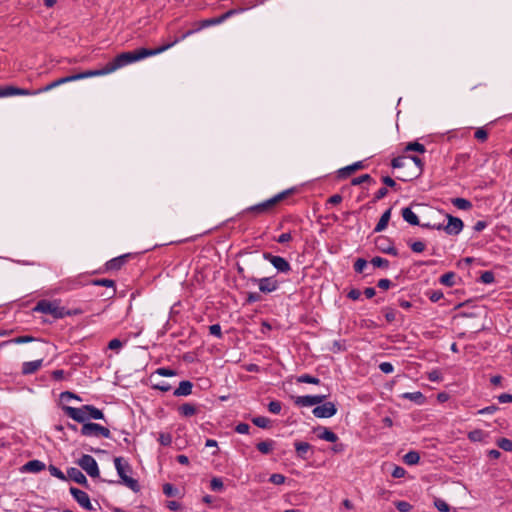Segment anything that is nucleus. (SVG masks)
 I'll list each match as a JSON object with an SVG mask.
<instances>
[{
  "instance_id": "4c0bfd02",
  "label": "nucleus",
  "mask_w": 512,
  "mask_h": 512,
  "mask_svg": "<svg viewBox=\"0 0 512 512\" xmlns=\"http://www.w3.org/2000/svg\"><path fill=\"white\" fill-rule=\"evenodd\" d=\"M405 151H416L419 153H424L426 151V148L423 144L419 142H410L406 145Z\"/></svg>"
},
{
  "instance_id": "de8ad7c7",
  "label": "nucleus",
  "mask_w": 512,
  "mask_h": 512,
  "mask_svg": "<svg viewBox=\"0 0 512 512\" xmlns=\"http://www.w3.org/2000/svg\"><path fill=\"white\" fill-rule=\"evenodd\" d=\"M49 472L52 476H54L60 480L66 479V476L64 475V473L60 469H58L57 467H55L53 465L49 466Z\"/></svg>"
},
{
  "instance_id": "b1692460",
  "label": "nucleus",
  "mask_w": 512,
  "mask_h": 512,
  "mask_svg": "<svg viewBox=\"0 0 512 512\" xmlns=\"http://www.w3.org/2000/svg\"><path fill=\"white\" fill-rule=\"evenodd\" d=\"M192 383L190 381H181L178 388L174 391L175 396H187L192 392Z\"/></svg>"
},
{
  "instance_id": "5701e85b",
  "label": "nucleus",
  "mask_w": 512,
  "mask_h": 512,
  "mask_svg": "<svg viewBox=\"0 0 512 512\" xmlns=\"http://www.w3.org/2000/svg\"><path fill=\"white\" fill-rule=\"evenodd\" d=\"M411 164H413V163L410 161V159L407 155L398 156V157L394 158L391 163L393 168H398V169H400V168L409 169V167H411Z\"/></svg>"
},
{
  "instance_id": "4468645a",
  "label": "nucleus",
  "mask_w": 512,
  "mask_h": 512,
  "mask_svg": "<svg viewBox=\"0 0 512 512\" xmlns=\"http://www.w3.org/2000/svg\"><path fill=\"white\" fill-rule=\"evenodd\" d=\"M447 220L444 231L449 235H458L464 227L463 221L449 214L447 215Z\"/></svg>"
},
{
  "instance_id": "bb28decb",
  "label": "nucleus",
  "mask_w": 512,
  "mask_h": 512,
  "mask_svg": "<svg viewBox=\"0 0 512 512\" xmlns=\"http://www.w3.org/2000/svg\"><path fill=\"white\" fill-rule=\"evenodd\" d=\"M403 219L411 225H419L417 215L408 207L402 209Z\"/></svg>"
},
{
  "instance_id": "680f3d73",
  "label": "nucleus",
  "mask_w": 512,
  "mask_h": 512,
  "mask_svg": "<svg viewBox=\"0 0 512 512\" xmlns=\"http://www.w3.org/2000/svg\"><path fill=\"white\" fill-rule=\"evenodd\" d=\"M481 281L485 284H490L494 281V274L491 271H485L481 275Z\"/></svg>"
},
{
  "instance_id": "473e14b6",
  "label": "nucleus",
  "mask_w": 512,
  "mask_h": 512,
  "mask_svg": "<svg viewBox=\"0 0 512 512\" xmlns=\"http://www.w3.org/2000/svg\"><path fill=\"white\" fill-rule=\"evenodd\" d=\"M452 204L460 210H468L472 207L471 202L464 198H454Z\"/></svg>"
},
{
  "instance_id": "9d476101",
  "label": "nucleus",
  "mask_w": 512,
  "mask_h": 512,
  "mask_svg": "<svg viewBox=\"0 0 512 512\" xmlns=\"http://www.w3.org/2000/svg\"><path fill=\"white\" fill-rule=\"evenodd\" d=\"M327 396L326 394L297 396L294 403L299 407H311L324 402Z\"/></svg>"
},
{
  "instance_id": "bf43d9fd",
  "label": "nucleus",
  "mask_w": 512,
  "mask_h": 512,
  "mask_svg": "<svg viewBox=\"0 0 512 512\" xmlns=\"http://www.w3.org/2000/svg\"><path fill=\"white\" fill-rule=\"evenodd\" d=\"M209 332L211 335L221 338L222 332H221V326L219 324H213L209 327Z\"/></svg>"
},
{
  "instance_id": "052dcab7",
  "label": "nucleus",
  "mask_w": 512,
  "mask_h": 512,
  "mask_svg": "<svg viewBox=\"0 0 512 512\" xmlns=\"http://www.w3.org/2000/svg\"><path fill=\"white\" fill-rule=\"evenodd\" d=\"M379 369L383 373H385V374H389V373H392L394 371V367H393V365L390 362H382V363H380Z\"/></svg>"
},
{
  "instance_id": "3c124183",
  "label": "nucleus",
  "mask_w": 512,
  "mask_h": 512,
  "mask_svg": "<svg viewBox=\"0 0 512 512\" xmlns=\"http://www.w3.org/2000/svg\"><path fill=\"white\" fill-rule=\"evenodd\" d=\"M269 481L275 485H281L285 482V476L275 473L270 476Z\"/></svg>"
},
{
  "instance_id": "72a5a7b5",
  "label": "nucleus",
  "mask_w": 512,
  "mask_h": 512,
  "mask_svg": "<svg viewBox=\"0 0 512 512\" xmlns=\"http://www.w3.org/2000/svg\"><path fill=\"white\" fill-rule=\"evenodd\" d=\"M273 447H274V441H272V440L262 441V442H259V443L257 444V449H258L262 454H268V453H270V452L273 450Z\"/></svg>"
},
{
  "instance_id": "393cba45",
  "label": "nucleus",
  "mask_w": 512,
  "mask_h": 512,
  "mask_svg": "<svg viewBox=\"0 0 512 512\" xmlns=\"http://www.w3.org/2000/svg\"><path fill=\"white\" fill-rule=\"evenodd\" d=\"M390 217H391V209H388L382 214L380 220L378 221L377 225L374 228V231L381 232V231L385 230L388 225V222L390 220Z\"/></svg>"
},
{
  "instance_id": "9b49d317",
  "label": "nucleus",
  "mask_w": 512,
  "mask_h": 512,
  "mask_svg": "<svg viewBox=\"0 0 512 512\" xmlns=\"http://www.w3.org/2000/svg\"><path fill=\"white\" fill-rule=\"evenodd\" d=\"M251 281L258 284L262 293L274 292L279 287V282L274 277L252 278Z\"/></svg>"
},
{
  "instance_id": "7ed1b4c3",
  "label": "nucleus",
  "mask_w": 512,
  "mask_h": 512,
  "mask_svg": "<svg viewBox=\"0 0 512 512\" xmlns=\"http://www.w3.org/2000/svg\"><path fill=\"white\" fill-rule=\"evenodd\" d=\"M114 465L122 482L132 491H139V484L137 480L128 475V473L131 472L130 465L126 461H124L122 457H116L114 459Z\"/></svg>"
},
{
  "instance_id": "412c9836",
  "label": "nucleus",
  "mask_w": 512,
  "mask_h": 512,
  "mask_svg": "<svg viewBox=\"0 0 512 512\" xmlns=\"http://www.w3.org/2000/svg\"><path fill=\"white\" fill-rule=\"evenodd\" d=\"M42 362H43L42 359L24 362L22 365V373L24 375H29V374L35 373L37 370H39L41 368Z\"/></svg>"
},
{
  "instance_id": "0e129e2a",
  "label": "nucleus",
  "mask_w": 512,
  "mask_h": 512,
  "mask_svg": "<svg viewBox=\"0 0 512 512\" xmlns=\"http://www.w3.org/2000/svg\"><path fill=\"white\" fill-rule=\"evenodd\" d=\"M156 373L161 376H164V377H171V376L176 375L175 371L168 369V368H158L156 370Z\"/></svg>"
},
{
  "instance_id": "338daca9",
  "label": "nucleus",
  "mask_w": 512,
  "mask_h": 512,
  "mask_svg": "<svg viewBox=\"0 0 512 512\" xmlns=\"http://www.w3.org/2000/svg\"><path fill=\"white\" fill-rule=\"evenodd\" d=\"M292 239V235L291 233L287 232V233H282L277 239L276 241L280 244H283V243H287L289 241H291Z\"/></svg>"
},
{
  "instance_id": "20e7f679",
  "label": "nucleus",
  "mask_w": 512,
  "mask_h": 512,
  "mask_svg": "<svg viewBox=\"0 0 512 512\" xmlns=\"http://www.w3.org/2000/svg\"><path fill=\"white\" fill-rule=\"evenodd\" d=\"M35 312L52 315L54 318H63L71 315L65 308L60 307L57 301L40 300L33 309Z\"/></svg>"
},
{
  "instance_id": "e433bc0d",
  "label": "nucleus",
  "mask_w": 512,
  "mask_h": 512,
  "mask_svg": "<svg viewBox=\"0 0 512 512\" xmlns=\"http://www.w3.org/2000/svg\"><path fill=\"white\" fill-rule=\"evenodd\" d=\"M252 422L259 428H268L270 426L271 421L264 416H258L252 419Z\"/></svg>"
},
{
  "instance_id": "37998d69",
  "label": "nucleus",
  "mask_w": 512,
  "mask_h": 512,
  "mask_svg": "<svg viewBox=\"0 0 512 512\" xmlns=\"http://www.w3.org/2000/svg\"><path fill=\"white\" fill-rule=\"evenodd\" d=\"M371 263L373 266L379 267V268H387L389 265L388 260L385 258H382V257H374L371 260Z\"/></svg>"
},
{
  "instance_id": "aec40b11",
  "label": "nucleus",
  "mask_w": 512,
  "mask_h": 512,
  "mask_svg": "<svg viewBox=\"0 0 512 512\" xmlns=\"http://www.w3.org/2000/svg\"><path fill=\"white\" fill-rule=\"evenodd\" d=\"M317 437L321 440L335 443L338 440V436L326 427H319L315 430Z\"/></svg>"
},
{
  "instance_id": "ddd939ff",
  "label": "nucleus",
  "mask_w": 512,
  "mask_h": 512,
  "mask_svg": "<svg viewBox=\"0 0 512 512\" xmlns=\"http://www.w3.org/2000/svg\"><path fill=\"white\" fill-rule=\"evenodd\" d=\"M336 412V406L332 402H326L313 409V414L317 418H330L334 416Z\"/></svg>"
},
{
  "instance_id": "6ab92c4d",
  "label": "nucleus",
  "mask_w": 512,
  "mask_h": 512,
  "mask_svg": "<svg viewBox=\"0 0 512 512\" xmlns=\"http://www.w3.org/2000/svg\"><path fill=\"white\" fill-rule=\"evenodd\" d=\"M67 476L69 479L73 480L74 482L81 484L85 487H88V481L86 476L78 469V468H69L67 470Z\"/></svg>"
},
{
  "instance_id": "c756f323",
  "label": "nucleus",
  "mask_w": 512,
  "mask_h": 512,
  "mask_svg": "<svg viewBox=\"0 0 512 512\" xmlns=\"http://www.w3.org/2000/svg\"><path fill=\"white\" fill-rule=\"evenodd\" d=\"M85 410H88L87 411L88 419L98 420V419L104 418L103 412L93 405H85Z\"/></svg>"
},
{
  "instance_id": "5fc2aeb1",
  "label": "nucleus",
  "mask_w": 512,
  "mask_h": 512,
  "mask_svg": "<svg viewBox=\"0 0 512 512\" xmlns=\"http://www.w3.org/2000/svg\"><path fill=\"white\" fill-rule=\"evenodd\" d=\"M435 506L441 512H449L450 510L449 505L444 500L441 499L435 500Z\"/></svg>"
},
{
  "instance_id": "423d86ee",
  "label": "nucleus",
  "mask_w": 512,
  "mask_h": 512,
  "mask_svg": "<svg viewBox=\"0 0 512 512\" xmlns=\"http://www.w3.org/2000/svg\"><path fill=\"white\" fill-rule=\"evenodd\" d=\"M77 463L90 477L99 476L98 464L91 455H83Z\"/></svg>"
},
{
  "instance_id": "cd10ccee",
  "label": "nucleus",
  "mask_w": 512,
  "mask_h": 512,
  "mask_svg": "<svg viewBox=\"0 0 512 512\" xmlns=\"http://www.w3.org/2000/svg\"><path fill=\"white\" fill-rule=\"evenodd\" d=\"M127 255H123L120 257H116L107 262L106 266L108 270H118L120 269L124 263L126 262Z\"/></svg>"
},
{
  "instance_id": "c85d7f7f",
  "label": "nucleus",
  "mask_w": 512,
  "mask_h": 512,
  "mask_svg": "<svg viewBox=\"0 0 512 512\" xmlns=\"http://www.w3.org/2000/svg\"><path fill=\"white\" fill-rule=\"evenodd\" d=\"M24 467L29 472L37 473L44 470L45 464L39 460H31Z\"/></svg>"
},
{
  "instance_id": "c03bdc74",
  "label": "nucleus",
  "mask_w": 512,
  "mask_h": 512,
  "mask_svg": "<svg viewBox=\"0 0 512 512\" xmlns=\"http://www.w3.org/2000/svg\"><path fill=\"white\" fill-rule=\"evenodd\" d=\"M210 487L213 491L220 492L223 489V481L221 480V478L214 477L210 482Z\"/></svg>"
},
{
  "instance_id": "f3484780",
  "label": "nucleus",
  "mask_w": 512,
  "mask_h": 512,
  "mask_svg": "<svg viewBox=\"0 0 512 512\" xmlns=\"http://www.w3.org/2000/svg\"><path fill=\"white\" fill-rule=\"evenodd\" d=\"M223 23L222 22V19L219 17H215V18H211V19H205V20H202L199 24V27L195 30H189L187 31L185 34L182 35L181 38H178L179 41L185 39L186 37L192 35L193 33L203 29V28H206V27H209V26H212V25H218V24H221Z\"/></svg>"
},
{
  "instance_id": "f704fd0d",
  "label": "nucleus",
  "mask_w": 512,
  "mask_h": 512,
  "mask_svg": "<svg viewBox=\"0 0 512 512\" xmlns=\"http://www.w3.org/2000/svg\"><path fill=\"white\" fill-rule=\"evenodd\" d=\"M402 398L414 401L416 403H422L424 396L421 392H406L402 394Z\"/></svg>"
},
{
  "instance_id": "e2e57ef3",
  "label": "nucleus",
  "mask_w": 512,
  "mask_h": 512,
  "mask_svg": "<svg viewBox=\"0 0 512 512\" xmlns=\"http://www.w3.org/2000/svg\"><path fill=\"white\" fill-rule=\"evenodd\" d=\"M376 247L382 252V247H387L388 243H390L389 239L386 237H378L376 239Z\"/></svg>"
},
{
  "instance_id": "8fccbe9b",
  "label": "nucleus",
  "mask_w": 512,
  "mask_h": 512,
  "mask_svg": "<svg viewBox=\"0 0 512 512\" xmlns=\"http://www.w3.org/2000/svg\"><path fill=\"white\" fill-rule=\"evenodd\" d=\"M123 347V342L120 341L119 339L115 338V339H112L109 343H108V348L111 349V350H114L116 352H119L121 350V348Z\"/></svg>"
},
{
  "instance_id": "39448f33",
  "label": "nucleus",
  "mask_w": 512,
  "mask_h": 512,
  "mask_svg": "<svg viewBox=\"0 0 512 512\" xmlns=\"http://www.w3.org/2000/svg\"><path fill=\"white\" fill-rule=\"evenodd\" d=\"M81 434L83 436H87V437H91V436H95V437H104V438H110L111 437V432L108 428L104 427V426H101L99 424H96V423H84L83 426L81 427Z\"/></svg>"
},
{
  "instance_id": "2eb2a0df",
  "label": "nucleus",
  "mask_w": 512,
  "mask_h": 512,
  "mask_svg": "<svg viewBox=\"0 0 512 512\" xmlns=\"http://www.w3.org/2000/svg\"><path fill=\"white\" fill-rule=\"evenodd\" d=\"M70 493L80 506H82L83 508H85L87 510L93 509L91 502H90V498L86 492H84L78 488L71 487Z\"/></svg>"
},
{
  "instance_id": "7c9ffc66",
  "label": "nucleus",
  "mask_w": 512,
  "mask_h": 512,
  "mask_svg": "<svg viewBox=\"0 0 512 512\" xmlns=\"http://www.w3.org/2000/svg\"><path fill=\"white\" fill-rule=\"evenodd\" d=\"M179 412L185 417H191L197 413V408L194 404L185 403L179 407Z\"/></svg>"
},
{
  "instance_id": "a18cd8bd",
  "label": "nucleus",
  "mask_w": 512,
  "mask_h": 512,
  "mask_svg": "<svg viewBox=\"0 0 512 512\" xmlns=\"http://www.w3.org/2000/svg\"><path fill=\"white\" fill-rule=\"evenodd\" d=\"M372 181L373 180H372V178H371V176L369 174H363V175H361L359 177H356V178L352 179L351 184L352 185H360V184H362L364 182H372Z\"/></svg>"
},
{
  "instance_id": "a211bd4d",
  "label": "nucleus",
  "mask_w": 512,
  "mask_h": 512,
  "mask_svg": "<svg viewBox=\"0 0 512 512\" xmlns=\"http://www.w3.org/2000/svg\"><path fill=\"white\" fill-rule=\"evenodd\" d=\"M29 93L27 92V89L23 88H17L14 86H0V98L2 97H8V96H27Z\"/></svg>"
},
{
  "instance_id": "ea45409f",
  "label": "nucleus",
  "mask_w": 512,
  "mask_h": 512,
  "mask_svg": "<svg viewBox=\"0 0 512 512\" xmlns=\"http://www.w3.org/2000/svg\"><path fill=\"white\" fill-rule=\"evenodd\" d=\"M72 399H76L78 401L81 400L77 395H75L74 393L69 392V391L62 392L60 394V400L63 403V405H65V403L69 402Z\"/></svg>"
},
{
  "instance_id": "f8f14e48",
  "label": "nucleus",
  "mask_w": 512,
  "mask_h": 512,
  "mask_svg": "<svg viewBox=\"0 0 512 512\" xmlns=\"http://www.w3.org/2000/svg\"><path fill=\"white\" fill-rule=\"evenodd\" d=\"M69 82H73L72 75L61 77L57 80L50 82L49 84L45 85L44 87L37 89V90L27 89V92L29 93L27 96L38 95V94H41L44 92H48L60 85H63V84L69 83Z\"/></svg>"
},
{
  "instance_id": "a878e982",
  "label": "nucleus",
  "mask_w": 512,
  "mask_h": 512,
  "mask_svg": "<svg viewBox=\"0 0 512 512\" xmlns=\"http://www.w3.org/2000/svg\"><path fill=\"white\" fill-rule=\"evenodd\" d=\"M364 168V164L362 161H358V162H355L353 163L352 165H349L345 168H342L339 170V175L340 177H347L349 176L351 173L359 170V169H362Z\"/></svg>"
},
{
  "instance_id": "2f4dec72",
  "label": "nucleus",
  "mask_w": 512,
  "mask_h": 512,
  "mask_svg": "<svg viewBox=\"0 0 512 512\" xmlns=\"http://www.w3.org/2000/svg\"><path fill=\"white\" fill-rule=\"evenodd\" d=\"M403 460L407 465H415L419 462L420 455L416 451H410L404 455Z\"/></svg>"
},
{
  "instance_id": "49530a36",
  "label": "nucleus",
  "mask_w": 512,
  "mask_h": 512,
  "mask_svg": "<svg viewBox=\"0 0 512 512\" xmlns=\"http://www.w3.org/2000/svg\"><path fill=\"white\" fill-rule=\"evenodd\" d=\"M282 405L279 401H271L268 404V410L273 414H279L281 412Z\"/></svg>"
},
{
  "instance_id": "13d9d810",
  "label": "nucleus",
  "mask_w": 512,
  "mask_h": 512,
  "mask_svg": "<svg viewBox=\"0 0 512 512\" xmlns=\"http://www.w3.org/2000/svg\"><path fill=\"white\" fill-rule=\"evenodd\" d=\"M33 340H34V338L31 336H19V337H16V338L10 340L9 342L15 343V344H23V343L32 342Z\"/></svg>"
},
{
  "instance_id": "6e6d98bb",
  "label": "nucleus",
  "mask_w": 512,
  "mask_h": 512,
  "mask_svg": "<svg viewBox=\"0 0 512 512\" xmlns=\"http://www.w3.org/2000/svg\"><path fill=\"white\" fill-rule=\"evenodd\" d=\"M474 136L477 140L484 142V141H486V139L488 137V133L484 128L481 127V128H477Z\"/></svg>"
},
{
  "instance_id": "1a4fd4ad",
  "label": "nucleus",
  "mask_w": 512,
  "mask_h": 512,
  "mask_svg": "<svg viewBox=\"0 0 512 512\" xmlns=\"http://www.w3.org/2000/svg\"><path fill=\"white\" fill-rule=\"evenodd\" d=\"M62 409L68 417L72 418L73 420L79 423L84 424L88 420V410H85V405H83L80 408H74L68 405H63Z\"/></svg>"
},
{
  "instance_id": "dca6fc26",
  "label": "nucleus",
  "mask_w": 512,
  "mask_h": 512,
  "mask_svg": "<svg viewBox=\"0 0 512 512\" xmlns=\"http://www.w3.org/2000/svg\"><path fill=\"white\" fill-rule=\"evenodd\" d=\"M110 74L109 68L107 64L101 68V69H95V70H87L81 73H77L72 75L73 81L96 77V76H104Z\"/></svg>"
},
{
  "instance_id": "774afa93",
  "label": "nucleus",
  "mask_w": 512,
  "mask_h": 512,
  "mask_svg": "<svg viewBox=\"0 0 512 512\" xmlns=\"http://www.w3.org/2000/svg\"><path fill=\"white\" fill-rule=\"evenodd\" d=\"M391 474L394 478H401L405 475V470L400 466H395Z\"/></svg>"
},
{
  "instance_id": "69168bd1",
  "label": "nucleus",
  "mask_w": 512,
  "mask_h": 512,
  "mask_svg": "<svg viewBox=\"0 0 512 512\" xmlns=\"http://www.w3.org/2000/svg\"><path fill=\"white\" fill-rule=\"evenodd\" d=\"M249 425L246 424V423H239L236 427H235V431L239 434H247L249 432Z\"/></svg>"
},
{
  "instance_id": "f03ea898",
  "label": "nucleus",
  "mask_w": 512,
  "mask_h": 512,
  "mask_svg": "<svg viewBox=\"0 0 512 512\" xmlns=\"http://www.w3.org/2000/svg\"><path fill=\"white\" fill-rule=\"evenodd\" d=\"M292 192L293 189H288L283 192H280L262 203L246 208L245 210L242 211V214L251 213L255 216L267 214L270 211H272L278 203H280L282 200L286 199L290 194H292Z\"/></svg>"
},
{
  "instance_id": "58836bf2",
  "label": "nucleus",
  "mask_w": 512,
  "mask_h": 512,
  "mask_svg": "<svg viewBox=\"0 0 512 512\" xmlns=\"http://www.w3.org/2000/svg\"><path fill=\"white\" fill-rule=\"evenodd\" d=\"M297 381L300 383H309V384H319V378L313 377L308 374L301 375L297 378Z\"/></svg>"
},
{
  "instance_id": "4be33fe9",
  "label": "nucleus",
  "mask_w": 512,
  "mask_h": 512,
  "mask_svg": "<svg viewBox=\"0 0 512 512\" xmlns=\"http://www.w3.org/2000/svg\"><path fill=\"white\" fill-rule=\"evenodd\" d=\"M294 447L297 453V456L303 460L307 459V453L311 450V445L307 442L297 441L294 443Z\"/></svg>"
},
{
  "instance_id": "79ce46f5",
  "label": "nucleus",
  "mask_w": 512,
  "mask_h": 512,
  "mask_svg": "<svg viewBox=\"0 0 512 512\" xmlns=\"http://www.w3.org/2000/svg\"><path fill=\"white\" fill-rule=\"evenodd\" d=\"M483 437H484V432L480 429H476V430H473L471 431L469 434H468V438L471 440V441H482L483 440Z\"/></svg>"
},
{
  "instance_id": "f257e3e1",
  "label": "nucleus",
  "mask_w": 512,
  "mask_h": 512,
  "mask_svg": "<svg viewBox=\"0 0 512 512\" xmlns=\"http://www.w3.org/2000/svg\"><path fill=\"white\" fill-rule=\"evenodd\" d=\"M178 42H179V39H174L172 42L164 44L155 49L140 48L135 51L123 52V53L117 55L112 61L107 63L110 74L126 65L131 64V63L140 61L149 56L158 55V54L168 50L169 48L173 47Z\"/></svg>"
},
{
  "instance_id": "6e6552de",
  "label": "nucleus",
  "mask_w": 512,
  "mask_h": 512,
  "mask_svg": "<svg viewBox=\"0 0 512 512\" xmlns=\"http://www.w3.org/2000/svg\"><path fill=\"white\" fill-rule=\"evenodd\" d=\"M263 258L269 261L278 272L288 273L291 270L289 262L281 256H275L271 253L265 252L263 254Z\"/></svg>"
},
{
  "instance_id": "09e8293b",
  "label": "nucleus",
  "mask_w": 512,
  "mask_h": 512,
  "mask_svg": "<svg viewBox=\"0 0 512 512\" xmlns=\"http://www.w3.org/2000/svg\"><path fill=\"white\" fill-rule=\"evenodd\" d=\"M395 506L400 512H409L412 509V505L406 501H398L395 503Z\"/></svg>"
},
{
  "instance_id": "c9c22d12",
  "label": "nucleus",
  "mask_w": 512,
  "mask_h": 512,
  "mask_svg": "<svg viewBox=\"0 0 512 512\" xmlns=\"http://www.w3.org/2000/svg\"><path fill=\"white\" fill-rule=\"evenodd\" d=\"M455 277L456 275L453 272L445 273L440 277V283L445 286L452 287L455 284Z\"/></svg>"
},
{
  "instance_id": "0eeeda50",
  "label": "nucleus",
  "mask_w": 512,
  "mask_h": 512,
  "mask_svg": "<svg viewBox=\"0 0 512 512\" xmlns=\"http://www.w3.org/2000/svg\"><path fill=\"white\" fill-rule=\"evenodd\" d=\"M410 161L413 163L409 167V172L399 177L402 181H409L419 177L423 171V162L418 156H408Z\"/></svg>"
},
{
  "instance_id": "864d4df0",
  "label": "nucleus",
  "mask_w": 512,
  "mask_h": 512,
  "mask_svg": "<svg viewBox=\"0 0 512 512\" xmlns=\"http://www.w3.org/2000/svg\"><path fill=\"white\" fill-rule=\"evenodd\" d=\"M366 266L367 261L362 258L357 259L356 262L354 263V269L357 273H362Z\"/></svg>"
},
{
  "instance_id": "a19ab883",
  "label": "nucleus",
  "mask_w": 512,
  "mask_h": 512,
  "mask_svg": "<svg viewBox=\"0 0 512 512\" xmlns=\"http://www.w3.org/2000/svg\"><path fill=\"white\" fill-rule=\"evenodd\" d=\"M497 445L504 451H512V441L507 438H500Z\"/></svg>"
},
{
  "instance_id": "603ef678",
  "label": "nucleus",
  "mask_w": 512,
  "mask_h": 512,
  "mask_svg": "<svg viewBox=\"0 0 512 512\" xmlns=\"http://www.w3.org/2000/svg\"><path fill=\"white\" fill-rule=\"evenodd\" d=\"M425 244L422 241H415L410 244V248L415 253H421L425 250Z\"/></svg>"
},
{
  "instance_id": "4d7b16f0",
  "label": "nucleus",
  "mask_w": 512,
  "mask_h": 512,
  "mask_svg": "<svg viewBox=\"0 0 512 512\" xmlns=\"http://www.w3.org/2000/svg\"><path fill=\"white\" fill-rule=\"evenodd\" d=\"M159 442L161 443V445L163 446H168L171 444L172 442V437L170 434L168 433H161L159 435V438H158Z\"/></svg>"
}]
</instances>
